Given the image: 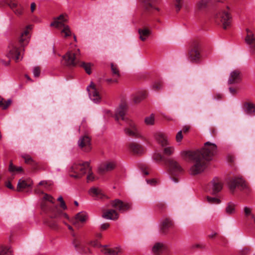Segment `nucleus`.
I'll return each instance as SVG.
<instances>
[{
    "label": "nucleus",
    "mask_w": 255,
    "mask_h": 255,
    "mask_svg": "<svg viewBox=\"0 0 255 255\" xmlns=\"http://www.w3.org/2000/svg\"><path fill=\"white\" fill-rule=\"evenodd\" d=\"M217 147L214 143L207 141L204 147L196 151H183L181 155L184 158L188 157L193 160L194 164L190 168V174L197 175L202 172L206 167V160H211L216 154Z\"/></svg>",
    "instance_id": "1"
},
{
    "label": "nucleus",
    "mask_w": 255,
    "mask_h": 255,
    "mask_svg": "<svg viewBox=\"0 0 255 255\" xmlns=\"http://www.w3.org/2000/svg\"><path fill=\"white\" fill-rule=\"evenodd\" d=\"M31 29V25H27L21 33L20 37L17 42L11 43L8 46V53L7 57L10 59H13L16 62L20 60L22 58V51L23 47L26 45L29 41V33Z\"/></svg>",
    "instance_id": "2"
},
{
    "label": "nucleus",
    "mask_w": 255,
    "mask_h": 255,
    "mask_svg": "<svg viewBox=\"0 0 255 255\" xmlns=\"http://www.w3.org/2000/svg\"><path fill=\"white\" fill-rule=\"evenodd\" d=\"M127 110V106L126 104L124 103L121 104L116 111L115 119L117 121L121 119L122 120L126 121L129 127V128L125 129L127 135L134 137H139L140 135L135 124L133 122L125 117Z\"/></svg>",
    "instance_id": "3"
},
{
    "label": "nucleus",
    "mask_w": 255,
    "mask_h": 255,
    "mask_svg": "<svg viewBox=\"0 0 255 255\" xmlns=\"http://www.w3.org/2000/svg\"><path fill=\"white\" fill-rule=\"evenodd\" d=\"M89 170H90V166L89 162L77 161L75 162L70 167V176L76 179H80Z\"/></svg>",
    "instance_id": "4"
},
{
    "label": "nucleus",
    "mask_w": 255,
    "mask_h": 255,
    "mask_svg": "<svg viewBox=\"0 0 255 255\" xmlns=\"http://www.w3.org/2000/svg\"><path fill=\"white\" fill-rule=\"evenodd\" d=\"M67 21V16L66 15L61 14L59 16L55 17L54 21L50 23V26H54L56 28H60L63 27L61 30V33L64 34V37H67L72 35L69 26L64 24V22Z\"/></svg>",
    "instance_id": "5"
},
{
    "label": "nucleus",
    "mask_w": 255,
    "mask_h": 255,
    "mask_svg": "<svg viewBox=\"0 0 255 255\" xmlns=\"http://www.w3.org/2000/svg\"><path fill=\"white\" fill-rule=\"evenodd\" d=\"M229 7L227 6L226 9H221L215 15L216 22H221L224 29L231 25L232 17L229 12Z\"/></svg>",
    "instance_id": "6"
},
{
    "label": "nucleus",
    "mask_w": 255,
    "mask_h": 255,
    "mask_svg": "<svg viewBox=\"0 0 255 255\" xmlns=\"http://www.w3.org/2000/svg\"><path fill=\"white\" fill-rule=\"evenodd\" d=\"M80 56V50L77 49L74 51H68L65 55L63 56L64 64L67 66H76L78 65L79 61V59Z\"/></svg>",
    "instance_id": "7"
},
{
    "label": "nucleus",
    "mask_w": 255,
    "mask_h": 255,
    "mask_svg": "<svg viewBox=\"0 0 255 255\" xmlns=\"http://www.w3.org/2000/svg\"><path fill=\"white\" fill-rule=\"evenodd\" d=\"M230 190L233 192L236 187H238L242 190H245L246 193H249L251 189L242 178H235L231 179L229 182Z\"/></svg>",
    "instance_id": "8"
},
{
    "label": "nucleus",
    "mask_w": 255,
    "mask_h": 255,
    "mask_svg": "<svg viewBox=\"0 0 255 255\" xmlns=\"http://www.w3.org/2000/svg\"><path fill=\"white\" fill-rule=\"evenodd\" d=\"M200 57V44L197 42H194L192 44L189 52V58L191 61L196 62L199 60Z\"/></svg>",
    "instance_id": "9"
},
{
    "label": "nucleus",
    "mask_w": 255,
    "mask_h": 255,
    "mask_svg": "<svg viewBox=\"0 0 255 255\" xmlns=\"http://www.w3.org/2000/svg\"><path fill=\"white\" fill-rule=\"evenodd\" d=\"M73 244L76 250L81 253L88 254L91 252L90 249L85 246L84 240L81 237L75 238L73 241Z\"/></svg>",
    "instance_id": "10"
},
{
    "label": "nucleus",
    "mask_w": 255,
    "mask_h": 255,
    "mask_svg": "<svg viewBox=\"0 0 255 255\" xmlns=\"http://www.w3.org/2000/svg\"><path fill=\"white\" fill-rule=\"evenodd\" d=\"M91 138L87 135L81 136L78 141L79 147L85 152H89L91 149Z\"/></svg>",
    "instance_id": "11"
},
{
    "label": "nucleus",
    "mask_w": 255,
    "mask_h": 255,
    "mask_svg": "<svg viewBox=\"0 0 255 255\" xmlns=\"http://www.w3.org/2000/svg\"><path fill=\"white\" fill-rule=\"evenodd\" d=\"M87 90L90 99L95 103L100 101L101 99V95L96 86L91 83L90 85L87 87Z\"/></svg>",
    "instance_id": "12"
},
{
    "label": "nucleus",
    "mask_w": 255,
    "mask_h": 255,
    "mask_svg": "<svg viewBox=\"0 0 255 255\" xmlns=\"http://www.w3.org/2000/svg\"><path fill=\"white\" fill-rule=\"evenodd\" d=\"M168 164L170 172L172 175H175L180 173L182 168L179 163L172 158H169L166 160Z\"/></svg>",
    "instance_id": "13"
},
{
    "label": "nucleus",
    "mask_w": 255,
    "mask_h": 255,
    "mask_svg": "<svg viewBox=\"0 0 255 255\" xmlns=\"http://www.w3.org/2000/svg\"><path fill=\"white\" fill-rule=\"evenodd\" d=\"M112 206L121 212H124L129 209L131 207L130 204L124 202L119 199H116L113 201Z\"/></svg>",
    "instance_id": "14"
},
{
    "label": "nucleus",
    "mask_w": 255,
    "mask_h": 255,
    "mask_svg": "<svg viewBox=\"0 0 255 255\" xmlns=\"http://www.w3.org/2000/svg\"><path fill=\"white\" fill-rule=\"evenodd\" d=\"M153 137L156 141L162 147L166 146L169 144L167 136L161 131L154 132Z\"/></svg>",
    "instance_id": "15"
},
{
    "label": "nucleus",
    "mask_w": 255,
    "mask_h": 255,
    "mask_svg": "<svg viewBox=\"0 0 255 255\" xmlns=\"http://www.w3.org/2000/svg\"><path fill=\"white\" fill-rule=\"evenodd\" d=\"M8 5L17 16H20L23 13L24 8L21 4L16 0H10Z\"/></svg>",
    "instance_id": "16"
},
{
    "label": "nucleus",
    "mask_w": 255,
    "mask_h": 255,
    "mask_svg": "<svg viewBox=\"0 0 255 255\" xmlns=\"http://www.w3.org/2000/svg\"><path fill=\"white\" fill-rule=\"evenodd\" d=\"M210 186L213 194H216L219 192L223 188V184L221 180L218 178H214L210 182Z\"/></svg>",
    "instance_id": "17"
},
{
    "label": "nucleus",
    "mask_w": 255,
    "mask_h": 255,
    "mask_svg": "<svg viewBox=\"0 0 255 255\" xmlns=\"http://www.w3.org/2000/svg\"><path fill=\"white\" fill-rule=\"evenodd\" d=\"M156 0H142L146 10L149 12L154 13L159 11V9L155 4Z\"/></svg>",
    "instance_id": "18"
},
{
    "label": "nucleus",
    "mask_w": 255,
    "mask_h": 255,
    "mask_svg": "<svg viewBox=\"0 0 255 255\" xmlns=\"http://www.w3.org/2000/svg\"><path fill=\"white\" fill-rule=\"evenodd\" d=\"M247 36L245 38L246 43L250 45L252 50L255 53V36L253 32L249 29H246Z\"/></svg>",
    "instance_id": "19"
},
{
    "label": "nucleus",
    "mask_w": 255,
    "mask_h": 255,
    "mask_svg": "<svg viewBox=\"0 0 255 255\" xmlns=\"http://www.w3.org/2000/svg\"><path fill=\"white\" fill-rule=\"evenodd\" d=\"M43 200H44L42 202L41 205L42 210L45 212L51 211V209H52L55 206H53L52 208H50L49 207L48 203L47 202V201H49V202L53 204V198L51 196L47 194H45L43 197Z\"/></svg>",
    "instance_id": "20"
},
{
    "label": "nucleus",
    "mask_w": 255,
    "mask_h": 255,
    "mask_svg": "<svg viewBox=\"0 0 255 255\" xmlns=\"http://www.w3.org/2000/svg\"><path fill=\"white\" fill-rule=\"evenodd\" d=\"M172 221L169 218H166L163 220L160 226V231L163 234H166L169 230L173 226Z\"/></svg>",
    "instance_id": "21"
},
{
    "label": "nucleus",
    "mask_w": 255,
    "mask_h": 255,
    "mask_svg": "<svg viewBox=\"0 0 255 255\" xmlns=\"http://www.w3.org/2000/svg\"><path fill=\"white\" fill-rule=\"evenodd\" d=\"M167 246L164 243H156L154 244L152 249V251L155 255H160L166 251Z\"/></svg>",
    "instance_id": "22"
},
{
    "label": "nucleus",
    "mask_w": 255,
    "mask_h": 255,
    "mask_svg": "<svg viewBox=\"0 0 255 255\" xmlns=\"http://www.w3.org/2000/svg\"><path fill=\"white\" fill-rule=\"evenodd\" d=\"M116 166L114 161H108L102 164L99 167V171L101 173L108 172L113 170Z\"/></svg>",
    "instance_id": "23"
},
{
    "label": "nucleus",
    "mask_w": 255,
    "mask_h": 255,
    "mask_svg": "<svg viewBox=\"0 0 255 255\" xmlns=\"http://www.w3.org/2000/svg\"><path fill=\"white\" fill-rule=\"evenodd\" d=\"M32 184V181L30 180L19 179L17 184V191H21L23 189L30 187Z\"/></svg>",
    "instance_id": "24"
},
{
    "label": "nucleus",
    "mask_w": 255,
    "mask_h": 255,
    "mask_svg": "<svg viewBox=\"0 0 255 255\" xmlns=\"http://www.w3.org/2000/svg\"><path fill=\"white\" fill-rule=\"evenodd\" d=\"M241 80L240 72L238 70L233 71L229 78L228 83L230 84L238 83Z\"/></svg>",
    "instance_id": "25"
},
{
    "label": "nucleus",
    "mask_w": 255,
    "mask_h": 255,
    "mask_svg": "<svg viewBox=\"0 0 255 255\" xmlns=\"http://www.w3.org/2000/svg\"><path fill=\"white\" fill-rule=\"evenodd\" d=\"M103 217L110 220H117L119 218V215L115 210H108L105 211L103 215Z\"/></svg>",
    "instance_id": "26"
},
{
    "label": "nucleus",
    "mask_w": 255,
    "mask_h": 255,
    "mask_svg": "<svg viewBox=\"0 0 255 255\" xmlns=\"http://www.w3.org/2000/svg\"><path fill=\"white\" fill-rule=\"evenodd\" d=\"M52 212H54V214L51 216V218H66V219L69 218L68 215L66 213H64L62 211L59 210L57 205H55L52 208Z\"/></svg>",
    "instance_id": "27"
},
{
    "label": "nucleus",
    "mask_w": 255,
    "mask_h": 255,
    "mask_svg": "<svg viewBox=\"0 0 255 255\" xmlns=\"http://www.w3.org/2000/svg\"><path fill=\"white\" fill-rule=\"evenodd\" d=\"M138 31L139 34V38L143 41L149 37L151 32V30L147 28H139Z\"/></svg>",
    "instance_id": "28"
},
{
    "label": "nucleus",
    "mask_w": 255,
    "mask_h": 255,
    "mask_svg": "<svg viewBox=\"0 0 255 255\" xmlns=\"http://www.w3.org/2000/svg\"><path fill=\"white\" fill-rule=\"evenodd\" d=\"M121 248L117 247L114 249H109L107 248L106 246H103V249L102 250V252L105 254H108L110 255H117L119 253L121 252Z\"/></svg>",
    "instance_id": "29"
},
{
    "label": "nucleus",
    "mask_w": 255,
    "mask_h": 255,
    "mask_svg": "<svg viewBox=\"0 0 255 255\" xmlns=\"http://www.w3.org/2000/svg\"><path fill=\"white\" fill-rule=\"evenodd\" d=\"M87 214L84 212H81L78 213L75 218V221L73 222V224L77 226V223L78 222H80L81 223H83L86 221L87 219Z\"/></svg>",
    "instance_id": "30"
},
{
    "label": "nucleus",
    "mask_w": 255,
    "mask_h": 255,
    "mask_svg": "<svg viewBox=\"0 0 255 255\" xmlns=\"http://www.w3.org/2000/svg\"><path fill=\"white\" fill-rule=\"evenodd\" d=\"M130 150L135 154L141 153L143 151L142 146L137 143L132 142L129 145Z\"/></svg>",
    "instance_id": "31"
},
{
    "label": "nucleus",
    "mask_w": 255,
    "mask_h": 255,
    "mask_svg": "<svg viewBox=\"0 0 255 255\" xmlns=\"http://www.w3.org/2000/svg\"><path fill=\"white\" fill-rule=\"evenodd\" d=\"M208 3V0H200L196 5L195 10L196 11H201L204 10L207 7Z\"/></svg>",
    "instance_id": "32"
},
{
    "label": "nucleus",
    "mask_w": 255,
    "mask_h": 255,
    "mask_svg": "<svg viewBox=\"0 0 255 255\" xmlns=\"http://www.w3.org/2000/svg\"><path fill=\"white\" fill-rule=\"evenodd\" d=\"M146 97L145 91L139 92L133 96V101L135 104H137L143 100Z\"/></svg>",
    "instance_id": "33"
},
{
    "label": "nucleus",
    "mask_w": 255,
    "mask_h": 255,
    "mask_svg": "<svg viewBox=\"0 0 255 255\" xmlns=\"http://www.w3.org/2000/svg\"><path fill=\"white\" fill-rule=\"evenodd\" d=\"M245 112L250 115H255V105L250 103H246L244 104Z\"/></svg>",
    "instance_id": "34"
},
{
    "label": "nucleus",
    "mask_w": 255,
    "mask_h": 255,
    "mask_svg": "<svg viewBox=\"0 0 255 255\" xmlns=\"http://www.w3.org/2000/svg\"><path fill=\"white\" fill-rule=\"evenodd\" d=\"M8 171L13 174H16L22 172L23 171V169L21 166H15L13 164L12 162L10 161L8 167Z\"/></svg>",
    "instance_id": "35"
},
{
    "label": "nucleus",
    "mask_w": 255,
    "mask_h": 255,
    "mask_svg": "<svg viewBox=\"0 0 255 255\" xmlns=\"http://www.w3.org/2000/svg\"><path fill=\"white\" fill-rule=\"evenodd\" d=\"M51 212V214L49 215L50 219L47 221V225L52 229H56L58 228V225L57 222L53 219H56L57 218H51V216L54 214V212H52V209L51 211H49Z\"/></svg>",
    "instance_id": "36"
},
{
    "label": "nucleus",
    "mask_w": 255,
    "mask_h": 255,
    "mask_svg": "<svg viewBox=\"0 0 255 255\" xmlns=\"http://www.w3.org/2000/svg\"><path fill=\"white\" fill-rule=\"evenodd\" d=\"M78 65L80 67H81L83 68H84V70H85L86 72L88 74L90 75L91 74V73H92L91 67L92 65L91 64V63H86L84 62H79Z\"/></svg>",
    "instance_id": "37"
},
{
    "label": "nucleus",
    "mask_w": 255,
    "mask_h": 255,
    "mask_svg": "<svg viewBox=\"0 0 255 255\" xmlns=\"http://www.w3.org/2000/svg\"><path fill=\"white\" fill-rule=\"evenodd\" d=\"M144 123L147 126H153L155 123V117L154 114H152L150 116L146 117L144 118Z\"/></svg>",
    "instance_id": "38"
},
{
    "label": "nucleus",
    "mask_w": 255,
    "mask_h": 255,
    "mask_svg": "<svg viewBox=\"0 0 255 255\" xmlns=\"http://www.w3.org/2000/svg\"><path fill=\"white\" fill-rule=\"evenodd\" d=\"M0 255H13L10 248L0 247Z\"/></svg>",
    "instance_id": "39"
},
{
    "label": "nucleus",
    "mask_w": 255,
    "mask_h": 255,
    "mask_svg": "<svg viewBox=\"0 0 255 255\" xmlns=\"http://www.w3.org/2000/svg\"><path fill=\"white\" fill-rule=\"evenodd\" d=\"M235 205L231 202L229 203L226 208V212L229 215L233 214L235 211Z\"/></svg>",
    "instance_id": "40"
},
{
    "label": "nucleus",
    "mask_w": 255,
    "mask_h": 255,
    "mask_svg": "<svg viewBox=\"0 0 255 255\" xmlns=\"http://www.w3.org/2000/svg\"><path fill=\"white\" fill-rule=\"evenodd\" d=\"M11 100L3 101V99L0 96V107L3 109H6L11 103Z\"/></svg>",
    "instance_id": "41"
},
{
    "label": "nucleus",
    "mask_w": 255,
    "mask_h": 255,
    "mask_svg": "<svg viewBox=\"0 0 255 255\" xmlns=\"http://www.w3.org/2000/svg\"><path fill=\"white\" fill-rule=\"evenodd\" d=\"M174 152V147L173 146H168L165 147L163 149V153L164 154L170 156L173 154Z\"/></svg>",
    "instance_id": "42"
},
{
    "label": "nucleus",
    "mask_w": 255,
    "mask_h": 255,
    "mask_svg": "<svg viewBox=\"0 0 255 255\" xmlns=\"http://www.w3.org/2000/svg\"><path fill=\"white\" fill-rule=\"evenodd\" d=\"M111 70L113 76L116 78H119L120 76L119 69L117 65L114 64H111Z\"/></svg>",
    "instance_id": "43"
},
{
    "label": "nucleus",
    "mask_w": 255,
    "mask_h": 255,
    "mask_svg": "<svg viewBox=\"0 0 255 255\" xmlns=\"http://www.w3.org/2000/svg\"><path fill=\"white\" fill-rule=\"evenodd\" d=\"M173 3L176 11L178 12L183 5V0H173Z\"/></svg>",
    "instance_id": "44"
},
{
    "label": "nucleus",
    "mask_w": 255,
    "mask_h": 255,
    "mask_svg": "<svg viewBox=\"0 0 255 255\" xmlns=\"http://www.w3.org/2000/svg\"><path fill=\"white\" fill-rule=\"evenodd\" d=\"M22 157L24 159L25 162L27 164L30 165L31 164L34 163V160L29 155L23 154L22 155Z\"/></svg>",
    "instance_id": "45"
},
{
    "label": "nucleus",
    "mask_w": 255,
    "mask_h": 255,
    "mask_svg": "<svg viewBox=\"0 0 255 255\" xmlns=\"http://www.w3.org/2000/svg\"><path fill=\"white\" fill-rule=\"evenodd\" d=\"M207 201L210 204H217L221 202L220 199L216 197H207Z\"/></svg>",
    "instance_id": "46"
},
{
    "label": "nucleus",
    "mask_w": 255,
    "mask_h": 255,
    "mask_svg": "<svg viewBox=\"0 0 255 255\" xmlns=\"http://www.w3.org/2000/svg\"><path fill=\"white\" fill-rule=\"evenodd\" d=\"M101 193V190L95 187L91 188L89 190V194L92 196H98Z\"/></svg>",
    "instance_id": "47"
},
{
    "label": "nucleus",
    "mask_w": 255,
    "mask_h": 255,
    "mask_svg": "<svg viewBox=\"0 0 255 255\" xmlns=\"http://www.w3.org/2000/svg\"><path fill=\"white\" fill-rule=\"evenodd\" d=\"M244 211L245 216L247 217L251 216V217L252 215H253L252 213V209L250 207H245L244 209Z\"/></svg>",
    "instance_id": "48"
},
{
    "label": "nucleus",
    "mask_w": 255,
    "mask_h": 255,
    "mask_svg": "<svg viewBox=\"0 0 255 255\" xmlns=\"http://www.w3.org/2000/svg\"><path fill=\"white\" fill-rule=\"evenodd\" d=\"M88 173V175L87 177V180L88 182H91L94 180V176L93 174V173L91 171V168L90 167V170L88 171L87 172Z\"/></svg>",
    "instance_id": "49"
},
{
    "label": "nucleus",
    "mask_w": 255,
    "mask_h": 255,
    "mask_svg": "<svg viewBox=\"0 0 255 255\" xmlns=\"http://www.w3.org/2000/svg\"><path fill=\"white\" fill-rule=\"evenodd\" d=\"M89 244L94 247H97V248H100V247H103L100 243L98 241V240H96L93 241H91L89 243Z\"/></svg>",
    "instance_id": "50"
},
{
    "label": "nucleus",
    "mask_w": 255,
    "mask_h": 255,
    "mask_svg": "<svg viewBox=\"0 0 255 255\" xmlns=\"http://www.w3.org/2000/svg\"><path fill=\"white\" fill-rule=\"evenodd\" d=\"M162 87V83L160 81H157L153 85V88L155 90H159Z\"/></svg>",
    "instance_id": "51"
},
{
    "label": "nucleus",
    "mask_w": 255,
    "mask_h": 255,
    "mask_svg": "<svg viewBox=\"0 0 255 255\" xmlns=\"http://www.w3.org/2000/svg\"><path fill=\"white\" fill-rule=\"evenodd\" d=\"M33 73L34 77H38L40 74V69L38 67H36L34 68Z\"/></svg>",
    "instance_id": "52"
},
{
    "label": "nucleus",
    "mask_w": 255,
    "mask_h": 255,
    "mask_svg": "<svg viewBox=\"0 0 255 255\" xmlns=\"http://www.w3.org/2000/svg\"><path fill=\"white\" fill-rule=\"evenodd\" d=\"M183 138V136L182 134V131L180 130L178 132L176 135V140L177 142H180Z\"/></svg>",
    "instance_id": "53"
},
{
    "label": "nucleus",
    "mask_w": 255,
    "mask_h": 255,
    "mask_svg": "<svg viewBox=\"0 0 255 255\" xmlns=\"http://www.w3.org/2000/svg\"><path fill=\"white\" fill-rule=\"evenodd\" d=\"M34 163L30 164L32 169L34 171L38 170L39 169V164L35 161H34Z\"/></svg>",
    "instance_id": "54"
},
{
    "label": "nucleus",
    "mask_w": 255,
    "mask_h": 255,
    "mask_svg": "<svg viewBox=\"0 0 255 255\" xmlns=\"http://www.w3.org/2000/svg\"><path fill=\"white\" fill-rule=\"evenodd\" d=\"M154 158L156 161H160L163 159V157L160 154L157 153L154 155Z\"/></svg>",
    "instance_id": "55"
},
{
    "label": "nucleus",
    "mask_w": 255,
    "mask_h": 255,
    "mask_svg": "<svg viewBox=\"0 0 255 255\" xmlns=\"http://www.w3.org/2000/svg\"><path fill=\"white\" fill-rule=\"evenodd\" d=\"M156 207L159 209H164L165 208V205L163 203H159L156 205Z\"/></svg>",
    "instance_id": "56"
},
{
    "label": "nucleus",
    "mask_w": 255,
    "mask_h": 255,
    "mask_svg": "<svg viewBox=\"0 0 255 255\" xmlns=\"http://www.w3.org/2000/svg\"><path fill=\"white\" fill-rule=\"evenodd\" d=\"M110 227V224L109 223H104L101 226V230H105L107 229Z\"/></svg>",
    "instance_id": "57"
},
{
    "label": "nucleus",
    "mask_w": 255,
    "mask_h": 255,
    "mask_svg": "<svg viewBox=\"0 0 255 255\" xmlns=\"http://www.w3.org/2000/svg\"><path fill=\"white\" fill-rule=\"evenodd\" d=\"M5 185L6 187L10 189H13L14 187L11 184L10 182L9 181H6L5 182Z\"/></svg>",
    "instance_id": "58"
},
{
    "label": "nucleus",
    "mask_w": 255,
    "mask_h": 255,
    "mask_svg": "<svg viewBox=\"0 0 255 255\" xmlns=\"http://www.w3.org/2000/svg\"><path fill=\"white\" fill-rule=\"evenodd\" d=\"M106 81L109 83H117L118 82V79H117V78H114V79H111V78H109V79H107L106 80Z\"/></svg>",
    "instance_id": "59"
},
{
    "label": "nucleus",
    "mask_w": 255,
    "mask_h": 255,
    "mask_svg": "<svg viewBox=\"0 0 255 255\" xmlns=\"http://www.w3.org/2000/svg\"><path fill=\"white\" fill-rule=\"evenodd\" d=\"M204 246L201 244H195V245H193L192 246L191 248L192 249H194V248H204Z\"/></svg>",
    "instance_id": "60"
},
{
    "label": "nucleus",
    "mask_w": 255,
    "mask_h": 255,
    "mask_svg": "<svg viewBox=\"0 0 255 255\" xmlns=\"http://www.w3.org/2000/svg\"><path fill=\"white\" fill-rule=\"evenodd\" d=\"M147 182L148 184H151L152 185H155L156 181L154 179H151V180H147Z\"/></svg>",
    "instance_id": "61"
},
{
    "label": "nucleus",
    "mask_w": 255,
    "mask_h": 255,
    "mask_svg": "<svg viewBox=\"0 0 255 255\" xmlns=\"http://www.w3.org/2000/svg\"><path fill=\"white\" fill-rule=\"evenodd\" d=\"M60 207L63 210H65L67 209V206L65 204L64 201L60 203Z\"/></svg>",
    "instance_id": "62"
},
{
    "label": "nucleus",
    "mask_w": 255,
    "mask_h": 255,
    "mask_svg": "<svg viewBox=\"0 0 255 255\" xmlns=\"http://www.w3.org/2000/svg\"><path fill=\"white\" fill-rule=\"evenodd\" d=\"M229 91L230 92V93L233 94V95H235V94H236L237 93V91H236V90L233 88H229Z\"/></svg>",
    "instance_id": "63"
},
{
    "label": "nucleus",
    "mask_w": 255,
    "mask_h": 255,
    "mask_svg": "<svg viewBox=\"0 0 255 255\" xmlns=\"http://www.w3.org/2000/svg\"><path fill=\"white\" fill-rule=\"evenodd\" d=\"M35 7H36V5L34 2H33L31 4L30 8H31V10L32 12L34 11V10L35 9Z\"/></svg>",
    "instance_id": "64"
}]
</instances>
